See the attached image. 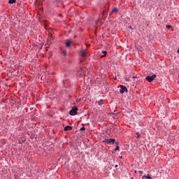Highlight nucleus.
<instances>
[{"mask_svg":"<svg viewBox=\"0 0 179 179\" xmlns=\"http://www.w3.org/2000/svg\"><path fill=\"white\" fill-rule=\"evenodd\" d=\"M155 79H156V74H154L152 76H148L145 78V80H147V82H153V80H155Z\"/></svg>","mask_w":179,"mask_h":179,"instance_id":"nucleus-1","label":"nucleus"},{"mask_svg":"<svg viewBox=\"0 0 179 179\" xmlns=\"http://www.w3.org/2000/svg\"><path fill=\"white\" fill-rule=\"evenodd\" d=\"M78 108L76 106H74V107L69 111L70 115H76V114H78Z\"/></svg>","mask_w":179,"mask_h":179,"instance_id":"nucleus-2","label":"nucleus"},{"mask_svg":"<svg viewBox=\"0 0 179 179\" xmlns=\"http://www.w3.org/2000/svg\"><path fill=\"white\" fill-rule=\"evenodd\" d=\"M103 142H104L105 143H108V144L112 143V145H114V143H115V139H114V138H105V140H103Z\"/></svg>","mask_w":179,"mask_h":179,"instance_id":"nucleus-3","label":"nucleus"},{"mask_svg":"<svg viewBox=\"0 0 179 179\" xmlns=\"http://www.w3.org/2000/svg\"><path fill=\"white\" fill-rule=\"evenodd\" d=\"M125 92L127 93L128 92V89L127 88V87H125L124 85H121L120 92L121 93V94H124V93H125Z\"/></svg>","mask_w":179,"mask_h":179,"instance_id":"nucleus-4","label":"nucleus"},{"mask_svg":"<svg viewBox=\"0 0 179 179\" xmlns=\"http://www.w3.org/2000/svg\"><path fill=\"white\" fill-rule=\"evenodd\" d=\"M80 57H88L89 55L87 54V52L86 50H80Z\"/></svg>","mask_w":179,"mask_h":179,"instance_id":"nucleus-5","label":"nucleus"},{"mask_svg":"<svg viewBox=\"0 0 179 179\" xmlns=\"http://www.w3.org/2000/svg\"><path fill=\"white\" fill-rule=\"evenodd\" d=\"M117 12H118V8H113V9H112V10L110 11V16H111V15H113V13H117Z\"/></svg>","mask_w":179,"mask_h":179,"instance_id":"nucleus-6","label":"nucleus"},{"mask_svg":"<svg viewBox=\"0 0 179 179\" xmlns=\"http://www.w3.org/2000/svg\"><path fill=\"white\" fill-rule=\"evenodd\" d=\"M71 43H72L71 40L66 41V47H71Z\"/></svg>","mask_w":179,"mask_h":179,"instance_id":"nucleus-7","label":"nucleus"},{"mask_svg":"<svg viewBox=\"0 0 179 179\" xmlns=\"http://www.w3.org/2000/svg\"><path fill=\"white\" fill-rule=\"evenodd\" d=\"M71 129H72V127L71 126H66L64 128V131H71Z\"/></svg>","mask_w":179,"mask_h":179,"instance_id":"nucleus-8","label":"nucleus"},{"mask_svg":"<svg viewBox=\"0 0 179 179\" xmlns=\"http://www.w3.org/2000/svg\"><path fill=\"white\" fill-rule=\"evenodd\" d=\"M142 179H152V177H150V176H149V174H148V176H143L142 177Z\"/></svg>","mask_w":179,"mask_h":179,"instance_id":"nucleus-9","label":"nucleus"},{"mask_svg":"<svg viewBox=\"0 0 179 179\" xmlns=\"http://www.w3.org/2000/svg\"><path fill=\"white\" fill-rule=\"evenodd\" d=\"M102 54H103V55L101 56V58H104V57L107 55V51L103 50Z\"/></svg>","mask_w":179,"mask_h":179,"instance_id":"nucleus-10","label":"nucleus"},{"mask_svg":"<svg viewBox=\"0 0 179 179\" xmlns=\"http://www.w3.org/2000/svg\"><path fill=\"white\" fill-rule=\"evenodd\" d=\"M137 174H138V176H143V171H137Z\"/></svg>","mask_w":179,"mask_h":179,"instance_id":"nucleus-11","label":"nucleus"},{"mask_svg":"<svg viewBox=\"0 0 179 179\" xmlns=\"http://www.w3.org/2000/svg\"><path fill=\"white\" fill-rule=\"evenodd\" d=\"M8 3H10V4L16 3V0H9Z\"/></svg>","mask_w":179,"mask_h":179,"instance_id":"nucleus-12","label":"nucleus"},{"mask_svg":"<svg viewBox=\"0 0 179 179\" xmlns=\"http://www.w3.org/2000/svg\"><path fill=\"white\" fill-rule=\"evenodd\" d=\"M103 100H100V101H99V102H98V103H99V106H101V104H103Z\"/></svg>","mask_w":179,"mask_h":179,"instance_id":"nucleus-13","label":"nucleus"},{"mask_svg":"<svg viewBox=\"0 0 179 179\" xmlns=\"http://www.w3.org/2000/svg\"><path fill=\"white\" fill-rule=\"evenodd\" d=\"M115 150H120V146L117 145L116 148H115Z\"/></svg>","mask_w":179,"mask_h":179,"instance_id":"nucleus-14","label":"nucleus"},{"mask_svg":"<svg viewBox=\"0 0 179 179\" xmlns=\"http://www.w3.org/2000/svg\"><path fill=\"white\" fill-rule=\"evenodd\" d=\"M166 29H171V25H166Z\"/></svg>","mask_w":179,"mask_h":179,"instance_id":"nucleus-15","label":"nucleus"},{"mask_svg":"<svg viewBox=\"0 0 179 179\" xmlns=\"http://www.w3.org/2000/svg\"><path fill=\"white\" fill-rule=\"evenodd\" d=\"M62 54H63V55L65 57V56H66V51H64L63 52H62Z\"/></svg>","mask_w":179,"mask_h":179,"instance_id":"nucleus-16","label":"nucleus"},{"mask_svg":"<svg viewBox=\"0 0 179 179\" xmlns=\"http://www.w3.org/2000/svg\"><path fill=\"white\" fill-rule=\"evenodd\" d=\"M86 128L85 127H81L80 131H85Z\"/></svg>","mask_w":179,"mask_h":179,"instance_id":"nucleus-17","label":"nucleus"},{"mask_svg":"<svg viewBox=\"0 0 179 179\" xmlns=\"http://www.w3.org/2000/svg\"><path fill=\"white\" fill-rule=\"evenodd\" d=\"M56 1L62 3V0H56Z\"/></svg>","mask_w":179,"mask_h":179,"instance_id":"nucleus-18","label":"nucleus"},{"mask_svg":"<svg viewBox=\"0 0 179 179\" xmlns=\"http://www.w3.org/2000/svg\"><path fill=\"white\" fill-rule=\"evenodd\" d=\"M115 145H116V146H118V145H120V143L115 142Z\"/></svg>","mask_w":179,"mask_h":179,"instance_id":"nucleus-19","label":"nucleus"},{"mask_svg":"<svg viewBox=\"0 0 179 179\" xmlns=\"http://www.w3.org/2000/svg\"><path fill=\"white\" fill-rule=\"evenodd\" d=\"M134 173H135V174H138V171H135Z\"/></svg>","mask_w":179,"mask_h":179,"instance_id":"nucleus-20","label":"nucleus"},{"mask_svg":"<svg viewBox=\"0 0 179 179\" xmlns=\"http://www.w3.org/2000/svg\"><path fill=\"white\" fill-rule=\"evenodd\" d=\"M115 167H118V165H115Z\"/></svg>","mask_w":179,"mask_h":179,"instance_id":"nucleus-21","label":"nucleus"},{"mask_svg":"<svg viewBox=\"0 0 179 179\" xmlns=\"http://www.w3.org/2000/svg\"><path fill=\"white\" fill-rule=\"evenodd\" d=\"M120 159H122V157H120Z\"/></svg>","mask_w":179,"mask_h":179,"instance_id":"nucleus-22","label":"nucleus"},{"mask_svg":"<svg viewBox=\"0 0 179 179\" xmlns=\"http://www.w3.org/2000/svg\"><path fill=\"white\" fill-rule=\"evenodd\" d=\"M129 29H131V26L129 27Z\"/></svg>","mask_w":179,"mask_h":179,"instance_id":"nucleus-23","label":"nucleus"},{"mask_svg":"<svg viewBox=\"0 0 179 179\" xmlns=\"http://www.w3.org/2000/svg\"><path fill=\"white\" fill-rule=\"evenodd\" d=\"M76 101H77V103H78V101H79V100H76Z\"/></svg>","mask_w":179,"mask_h":179,"instance_id":"nucleus-24","label":"nucleus"},{"mask_svg":"<svg viewBox=\"0 0 179 179\" xmlns=\"http://www.w3.org/2000/svg\"><path fill=\"white\" fill-rule=\"evenodd\" d=\"M133 78H135V76H134Z\"/></svg>","mask_w":179,"mask_h":179,"instance_id":"nucleus-25","label":"nucleus"},{"mask_svg":"<svg viewBox=\"0 0 179 179\" xmlns=\"http://www.w3.org/2000/svg\"><path fill=\"white\" fill-rule=\"evenodd\" d=\"M178 85H179V81H178Z\"/></svg>","mask_w":179,"mask_h":179,"instance_id":"nucleus-26","label":"nucleus"}]
</instances>
